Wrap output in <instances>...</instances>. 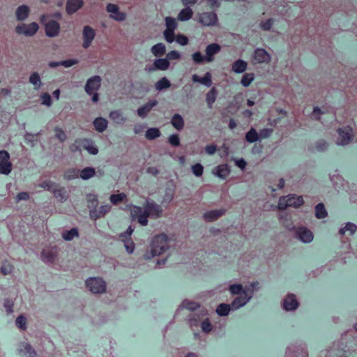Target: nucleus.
I'll return each instance as SVG.
<instances>
[{
    "label": "nucleus",
    "mask_w": 357,
    "mask_h": 357,
    "mask_svg": "<svg viewBox=\"0 0 357 357\" xmlns=\"http://www.w3.org/2000/svg\"><path fill=\"white\" fill-rule=\"evenodd\" d=\"M162 213L160 206L158 205L153 202L146 201L144 205V210L142 207L131 205L130 214L133 220H137V222L142 226H146L148 224V218L151 215L159 217Z\"/></svg>",
    "instance_id": "1"
},
{
    "label": "nucleus",
    "mask_w": 357,
    "mask_h": 357,
    "mask_svg": "<svg viewBox=\"0 0 357 357\" xmlns=\"http://www.w3.org/2000/svg\"><path fill=\"white\" fill-rule=\"evenodd\" d=\"M169 238L165 234L155 236L151 243V254H146L145 257L151 259L155 256L160 255L169 249Z\"/></svg>",
    "instance_id": "2"
},
{
    "label": "nucleus",
    "mask_w": 357,
    "mask_h": 357,
    "mask_svg": "<svg viewBox=\"0 0 357 357\" xmlns=\"http://www.w3.org/2000/svg\"><path fill=\"white\" fill-rule=\"evenodd\" d=\"M86 286L94 294L103 293L106 289L105 281L100 278H91L86 280Z\"/></svg>",
    "instance_id": "3"
},
{
    "label": "nucleus",
    "mask_w": 357,
    "mask_h": 357,
    "mask_svg": "<svg viewBox=\"0 0 357 357\" xmlns=\"http://www.w3.org/2000/svg\"><path fill=\"white\" fill-rule=\"evenodd\" d=\"M9 160V153L6 151H0V174L8 175L10 173L12 164Z\"/></svg>",
    "instance_id": "4"
},
{
    "label": "nucleus",
    "mask_w": 357,
    "mask_h": 357,
    "mask_svg": "<svg viewBox=\"0 0 357 357\" xmlns=\"http://www.w3.org/2000/svg\"><path fill=\"white\" fill-rule=\"evenodd\" d=\"M39 26L37 23L32 22L29 24H19L15 28V31L18 34H23L27 36H33L38 30Z\"/></svg>",
    "instance_id": "5"
},
{
    "label": "nucleus",
    "mask_w": 357,
    "mask_h": 357,
    "mask_svg": "<svg viewBox=\"0 0 357 357\" xmlns=\"http://www.w3.org/2000/svg\"><path fill=\"white\" fill-rule=\"evenodd\" d=\"M337 132L339 135V137L337 139L338 144L346 145L351 142L352 137V128L350 126L339 128Z\"/></svg>",
    "instance_id": "6"
},
{
    "label": "nucleus",
    "mask_w": 357,
    "mask_h": 357,
    "mask_svg": "<svg viewBox=\"0 0 357 357\" xmlns=\"http://www.w3.org/2000/svg\"><path fill=\"white\" fill-rule=\"evenodd\" d=\"M96 36L95 30L89 26H85L83 29V43L82 47L85 49L89 47Z\"/></svg>",
    "instance_id": "7"
},
{
    "label": "nucleus",
    "mask_w": 357,
    "mask_h": 357,
    "mask_svg": "<svg viewBox=\"0 0 357 357\" xmlns=\"http://www.w3.org/2000/svg\"><path fill=\"white\" fill-rule=\"evenodd\" d=\"M199 22L204 26H213L218 22V16L214 12H205L199 17Z\"/></svg>",
    "instance_id": "8"
},
{
    "label": "nucleus",
    "mask_w": 357,
    "mask_h": 357,
    "mask_svg": "<svg viewBox=\"0 0 357 357\" xmlns=\"http://www.w3.org/2000/svg\"><path fill=\"white\" fill-rule=\"evenodd\" d=\"M101 78L98 76H93L89 78L85 86V91L89 95H92L94 91L98 90L100 86Z\"/></svg>",
    "instance_id": "9"
},
{
    "label": "nucleus",
    "mask_w": 357,
    "mask_h": 357,
    "mask_svg": "<svg viewBox=\"0 0 357 357\" xmlns=\"http://www.w3.org/2000/svg\"><path fill=\"white\" fill-rule=\"evenodd\" d=\"M106 10L108 13H111L110 17L116 21L121 22L126 19V14L119 11V8L116 4L108 3L107 5Z\"/></svg>",
    "instance_id": "10"
},
{
    "label": "nucleus",
    "mask_w": 357,
    "mask_h": 357,
    "mask_svg": "<svg viewBox=\"0 0 357 357\" xmlns=\"http://www.w3.org/2000/svg\"><path fill=\"white\" fill-rule=\"evenodd\" d=\"M112 207L109 204L102 205L98 209L94 208L90 210V217L91 219L96 220L98 218L105 216L111 210Z\"/></svg>",
    "instance_id": "11"
},
{
    "label": "nucleus",
    "mask_w": 357,
    "mask_h": 357,
    "mask_svg": "<svg viewBox=\"0 0 357 357\" xmlns=\"http://www.w3.org/2000/svg\"><path fill=\"white\" fill-rule=\"evenodd\" d=\"M45 30L48 37L56 36L60 31V24L55 20H50L45 24Z\"/></svg>",
    "instance_id": "12"
},
{
    "label": "nucleus",
    "mask_w": 357,
    "mask_h": 357,
    "mask_svg": "<svg viewBox=\"0 0 357 357\" xmlns=\"http://www.w3.org/2000/svg\"><path fill=\"white\" fill-rule=\"evenodd\" d=\"M220 46L218 43H211L206 47V62H212L214 59L213 56L220 51Z\"/></svg>",
    "instance_id": "13"
},
{
    "label": "nucleus",
    "mask_w": 357,
    "mask_h": 357,
    "mask_svg": "<svg viewBox=\"0 0 357 357\" xmlns=\"http://www.w3.org/2000/svg\"><path fill=\"white\" fill-rule=\"evenodd\" d=\"M253 58L257 63H268L270 61L271 56L264 49L258 48L255 50Z\"/></svg>",
    "instance_id": "14"
},
{
    "label": "nucleus",
    "mask_w": 357,
    "mask_h": 357,
    "mask_svg": "<svg viewBox=\"0 0 357 357\" xmlns=\"http://www.w3.org/2000/svg\"><path fill=\"white\" fill-rule=\"evenodd\" d=\"M82 6V0H68L66 6V11L68 15H72L76 13Z\"/></svg>",
    "instance_id": "15"
},
{
    "label": "nucleus",
    "mask_w": 357,
    "mask_h": 357,
    "mask_svg": "<svg viewBox=\"0 0 357 357\" xmlns=\"http://www.w3.org/2000/svg\"><path fill=\"white\" fill-rule=\"evenodd\" d=\"M57 257V250L56 248L52 249H44L41 252L43 261L52 263Z\"/></svg>",
    "instance_id": "16"
},
{
    "label": "nucleus",
    "mask_w": 357,
    "mask_h": 357,
    "mask_svg": "<svg viewBox=\"0 0 357 357\" xmlns=\"http://www.w3.org/2000/svg\"><path fill=\"white\" fill-rule=\"evenodd\" d=\"M298 238L304 243H310L313 239L312 232L305 227H301L296 231Z\"/></svg>",
    "instance_id": "17"
},
{
    "label": "nucleus",
    "mask_w": 357,
    "mask_h": 357,
    "mask_svg": "<svg viewBox=\"0 0 357 357\" xmlns=\"http://www.w3.org/2000/svg\"><path fill=\"white\" fill-rule=\"evenodd\" d=\"M81 144L83 149L86 150L90 154L96 155L98 153V148L94 142L88 138L81 139Z\"/></svg>",
    "instance_id": "18"
},
{
    "label": "nucleus",
    "mask_w": 357,
    "mask_h": 357,
    "mask_svg": "<svg viewBox=\"0 0 357 357\" xmlns=\"http://www.w3.org/2000/svg\"><path fill=\"white\" fill-rule=\"evenodd\" d=\"M157 104L158 101L155 100H149L145 105L138 108L137 114L140 117H145L152 108L157 105Z\"/></svg>",
    "instance_id": "19"
},
{
    "label": "nucleus",
    "mask_w": 357,
    "mask_h": 357,
    "mask_svg": "<svg viewBox=\"0 0 357 357\" xmlns=\"http://www.w3.org/2000/svg\"><path fill=\"white\" fill-rule=\"evenodd\" d=\"M212 76L209 72H207L204 77H200L197 75H193L192 77V80L194 82L200 83L202 84L205 85L207 87H209L212 84Z\"/></svg>",
    "instance_id": "20"
},
{
    "label": "nucleus",
    "mask_w": 357,
    "mask_h": 357,
    "mask_svg": "<svg viewBox=\"0 0 357 357\" xmlns=\"http://www.w3.org/2000/svg\"><path fill=\"white\" fill-rule=\"evenodd\" d=\"M283 306L286 310H292L297 308L298 302L294 294H289L284 301Z\"/></svg>",
    "instance_id": "21"
},
{
    "label": "nucleus",
    "mask_w": 357,
    "mask_h": 357,
    "mask_svg": "<svg viewBox=\"0 0 357 357\" xmlns=\"http://www.w3.org/2000/svg\"><path fill=\"white\" fill-rule=\"evenodd\" d=\"M225 209H216L206 212L204 214V218L206 220L212 222L216 220L218 218L221 217L225 213Z\"/></svg>",
    "instance_id": "22"
},
{
    "label": "nucleus",
    "mask_w": 357,
    "mask_h": 357,
    "mask_svg": "<svg viewBox=\"0 0 357 357\" xmlns=\"http://www.w3.org/2000/svg\"><path fill=\"white\" fill-rule=\"evenodd\" d=\"M250 296H248L246 292H243V295L236 297L231 303V308L234 310L238 309L240 307L246 304Z\"/></svg>",
    "instance_id": "23"
},
{
    "label": "nucleus",
    "mask_w": 357,
    "mask_h": 357,
    "mask_svg": "<svg viewBox=\"0 0 357 357\" xmlns=\"http://www.w3.org/2000/svg\"><path fill=\"white\" fill-rule=\"evenodd\" d=\"M19 352L20 354H22L25 355L26 357H36V352L32 349L31 346L25 342H22L20 344L19 347Z\"/></svg>",
    "instance_id": "24"
},
{
    "label": "nucleus",
    "mask_w": 357,
    "mask_h": 357,
    "mask_svg": "<svg viewBox=\"0 0 357 357\" xmlns=\"http://www.w3.org/2000/svg\"><path fill=\"white\" fill-rule=\"evenodd\" d=\"M193 11L190 7L183 8L178 15V20L182 22L188 21L192 18Z\"/></svg>",
    "instance_id": "25"
},
{
    "label": "nucleus",
    "mask_w": 357,
    "mask_h": 357,
    "mask_svg": "<svg viewBox=\"0 0 357 357\" xmlns=\"http://www.w3.org/2000/svg\"><path fill=\"white\" fill-rule=\"evenodd\" d=\"M29 8L27 6L22 5L17 8L16 10L17 19L20 21L24 20L29 15Z\"/></svg>",
    "instance_id": "26"
},
{
    "label": "nucleus",
    "mask_w": 357,
    "mask_h": 357,
    "mask_svg": "<svg viewBox=\"0 0 357 357\" xmlns=\"http://www.w3.org/2000/svg\"><path fill=\"white\" fill-rule=\"evenodd\" d=\"M247 66L248 63L245 61L238 59L232 64V70L236 73H242L246 70Z\"/></svg>",
    "instance_id": "27"
},
{
    "label": "nucleus",
    "mask_w": 357,
    "mask_h": 357,
    "mask_svg": "<svg viewBox=\"0 0 357 357\" xmlns=\"http://www.w3.org/2000/svg\"><path fill=\"white\" fill-rule=\"evenodd\" d=\"M215 174L220 178L225 179L229 174L230 169L227 164H222L216 167Z\"/></svg>",
    "instance_id": "28"
},
{
    "label": "nucleus",
    "mask_w": 357,
    "mask_h": 357,
    "mask_svg": "<svg viewBox=\"0 0 357 357\" xmlns=\"http://www.w3.org/2000/svg\"><path fill=\"white\" fill-rule=\"evenodd\" d=\"M93 125L97 131L102 132L107 127V121L102 117H98L93 121Z\"/></svg>",
    "instance_id": "29"
},
{
    "label": "nucleus",
    "mask_w": 357,
    "mask_h": 357,
    "mask_svg": "<svg viewBox=\"0 0 357 357\" xmlns=\"http://www.w3.org/2000/svg\"><path fill=\"white\" fill-rule=\"evenodd\" d=\"M171 123L174 128L178 130L183 129L184 126V121L182 116L178 114H175L172 119Z\"/></svg>",
    "instance_id": "30"
},
{
    "label": "nucleus",
    "mask_w": 357,
    "mask_h": 357,
    "mask_svg": "<svg viewBox=\"0 0 357 357\" xmlns=\"http://www.w3.org/2000/svg\"><path fill=\"white\" fill-rule=\"evenodd\" d=\"M165 45L161 43H157L151 47V52L155 56H162L165 53Z\"/></svg>",
    "instance_id": "31"
},
{
    "label": "nucleus",
    "mask_w": 357,
    "mask_h": 357,
    "mask_svg": "<svg viewBox=\"0 0 357 357\" xmlns=\"http://www.w3.org/2000/svg\"><path fill=\"white\" fill-rule=\"evenodd\" d=\"M153 64L156 69L165 70L169 66V61L167 59H158L154 61Z\"/></svg>",
    "instance_id": "32"
},
{
    "label": "nucleus",
    "mask_w": 357,
    "mask_h": 357,
    "mask_svg": "<svg viewBox=\"0 0 357 357\" xmlns=\"http://www.w3.org/2000/svg\"><path fill=\"white\" fill-rule=\"evenodd\" d=\"M217 91L215 88H212L207 93L206 101L209 108L212 107L213 104L216 100Z\"/></svg>",
    "instance_id": "33"
},
{
    "label": "nucleus",
    "mask_w": 357,
    "mask_h": 357,
    "mask_svg": "<svg viewBox=\"0 0 357 357\" xmlns=\"http://www.w3.org/2000/svg\"><path fill=\"white\" fill-rule=\"evenodd\" d=\"M160 136V131L157 128H149L145 134V137L147 139L153 140Z\"/></svg>",
    "instance_id": "34"
},
{
    "label": "nucleus",
    "mask_w": 357,
    "mask_h": 357,
    "mask_svg": "<svg viewBox=\"0 0 357 357\" xmlns=\"http://www.w3.org/2000/svg\"><path fill=\"white\" fill-rule=\"evenodd\" d=\"M231 309H232L231 305L221 303L218 306L216 312L220 316H227L230 312Z\"/></svg>",
    "instance_id": "35"
},
{
    "label": "nucleus",
    "mask_w": 357,
    "mask_h": 357,
    "mask_svg": "<svg viewBox=\"0 0 357 357\" xmlns=\"http://www.w3.org/2000/svg\"><path fill=\"white\" fill-rule=\"evenodd\" d=\"M315 215L319 219L324 218L326 217L327 211L324 204L319 203L315 206Z\"/></svg>",
    "instance_id": "36"
},
{
    "label": "nucleus",
    "mask_w": 357,
    "mask_h": 357,
    "mask_svg": "<svg viewBox=\"0 0 357 357\" xmlns=\"http://www.w3.org/2000/svg\"><path fill=\"white\" fill-rule=\"evenodd\" d=\"M245 139L250 143H254L259 139V134L255 128H251L245 135Z\"/></svg>",
    "instance_id": "37"
},
{
    "label": "nucleus",
    "mask_w": 357,
    "mask_h": 357,
    "mask_svg": "<svg viewBox=\"0 0 357 357\" xmlns=\"http://www.w3.org/2000/svg\"><path fill=\"white\" fill-rule=\"evenodd\" d=\"M95 169L93 167H85L80 172V177L86 180L95 175Z\"/></svg>",
    "instance_id": "38"
},
{
    "label": "nucleus",
    "mask_w": 357,
    "mask_h": 357,
    "mask_svg": "<svg viewBox=\"0 0 357 357\" xmlns=\"http://www.w3.org/2000/svg\"><path fill=\"white\" fill-rule=\"evenodd\" d=\"M29 82L34 85L35 89H39L42 86V82L38 73H33L31 75Z\"/></svg>",
    "instance_id": "39"
},
{
    "label": "nucleus",
    "mask_w": 357,
    "mask_h": 357,
    "mask_svg": "<svg viewBox=\"0 0 357 357\" xmlns=\"http://www.w3.org/2000/svg\"><path fill=\"white\" fill-rule=\"evenodd\" d=\"M170 86V82L166 77L161 78L155 83V88L158 91L168 89Z\"/></svg>",
    "instance_id": "40"
},
{
    "label": "nucleus",
    "mask_w": 357,
    "mask_h": 357,
    "mask_svg": "<svg viewBox=\"0 0 357 357\" xmlns=\"http://www.w3.org/2000/svg\"><path fill=\"white\" fill-rule=\"evenodd\" d=\"M78 231L76 228H73L69 231H66L63 233L62 237L66 241H71L75 237L78 236Z\"/></svg>",
    "instance_id": "41"
},
{
    "label": "nucleus",
    "mask_w": 357,
    "mask_h": 357,
    "mask_svg": "<svg viewBox=\"0 0 357 357\" xmlns=\"http://www.w3.org/2000/svg\"><path fill=\"white\" fill-rule=\"evenodd\" d=\"M287 199H291V202H295V205L290 206L292 207L297 208L303 204V199L301 196H297L296 195H289L287 196Z\"/></svg>",
    "instance_id": "42"
},
{
    "label": "nucleus",
    "mask_w": 357,
    "mask_h": 357,
    "mask_svg": "<svg viewBox=\"0 0 357 357\" xmlns=\"http://www.w3.org/2000/svg\"><path fill=\"white\" fill-rule=\"evenodd\" d=\"M126 198V195L123 192H121L119 194L112 195L109 197V200L113 204L116 205L119 203L123 202Z\"/></svg>",
    "instance_id": "43"
},
{
    "label": "nucleus",
    "mask_w": 357,
    "mask_h": 357,
    "mask_svg": "<svg viewBox=\"0 0 357 357\" xmlns=\"http://www.w3.org/2000/svg\"><path fill=\"white\" fill-rule=\"evenodd\" d=\"M294 203L295 202H291V199L288 200L287 197H282L279 199L278 208L279 209H285L289 207V206L295 205Z\"/></svg>",
    "instance_id": "44"
},
{
    "label": "nucleus",
    "mask_w": 357,
    "mask_h": 357,
    "mask_svg": "<svg viewBox=\"0 0 357 357\" xmlns=\"http://www.w3.org/2000/svg\"><path fill=\"white\" fill-rule=\"evenodd\" d=\"M254 78L255 76L253 73H246L243 76L241 83L243 86L248 87L254 80Z\"/></svg>",
    "instance_id": "45"
},
{
    "label": "nucleus",
    "mask_w": 357,
    "mask_h": 357,
    "mask_svg": "<svg viewBox=\"0 0 357 357\" xmlns=\"http://www.w3.org/2000/svg\"><path fill=\"white\" fill-rule=\"evenodd\" d=\"M79 171L75 168L68 169L64 174V178L72 180L78 177Z\"/></svg>",
    "instance_id": "46"
},
{
    "label": "nucleus",
    "mask_w": 357,
    "mask_h": 357,
    "mask_svg": "<svg viewBox=\"0 0 357 357\" xmlns=\"http://www.w3.org/2000/svg\"><path fill=\"white\" fill-rule=\"evenodd\" d=\"M53 193L55 197L60 200L66 199L67 197L66 191L63 188L56 187V190L53 191Z\"/></svg>",
    "instance_id": "47"
},
{
    "label": "nucleus",
    "mask_w": 357,
    "mask_h": 357,
    "mask_svg": "<svg viewBox=\"0 0 357 357\" xmlns=\"http://www.w3.org/2000/svg\"><path fill=\"white\" fill-rule=\"evenodd\" d=\"M40 187L53 192L56 190V187H58V184L51 181H45L42 182Z\"/></svg>",
    "instance_id": "48"
},
{
    "label": "nucleus",
    "mask_w": 357,
    "mask_h": 357,
    "mask_svg": "<svg viewBox=\"0 0 357 357\" xmlns=\"http://www.w3.org/2000/svg\"><path fill=\"white\" fill-rule=\"evenodd\" d=\"M181 306L185 309L190 310V311H194L199 307V305L196 302L183 301Z\"/></svg>",
    "instance_id": "49"
},
{
    "label": "nucleus",
    "mask_w": 357,
    "mask_h": 357,
    "mask_svg": "<svg viewBox=\"0 0 357 357\" xmlns=\"http://www.w3.org/2000/svg\"><path fill=\"white\" fill-rule=\"evenodd\" d=\"M165 22H166V26H167V30H175L176 26H177V23L175 20V19H174L173 17H167L165 18Z\"/></svg>",
    "instance_id": "50"
},
{
    "label": "nucleus",
    "mask_w": 357,
    "mask_h": 357,
    "mask_svg": "<svg viewBox=\"0 0 357 357\" xmlns=\"http://www.w3.org/2000/svg\"><path fill=\"white\" fill-rule=\"evenodd\" d=\"M356 230V226L351 222H347L344 228L340 229V234H344L346 231H349L350 234L352 235Z\"/></svg>",
    "instance_id": "51"
},
{
    "label": "nucleus",
    "mask_w": 357,
    "mask_h": 357,
    "mask_svg": "<svg viewBox=\"0 0 357 357\" xmlns=\"http://www.w3.org/2000/svg\"><path fill=\"white\" fill-rule=\"evenodd\" d=\"M229 290L233 294H241L243 295V292H245L243 289V286L241 284H232L229 287Z\"/></svg>",
    "instance_id": "52"
},
{
    "label": "nucleus",
    "mask_w": 357,
    "mask_h": 357,
    "mask_svg": "<svg viewBox=\"0 0 357 357\" xmlns=\"http://www.w3.org/2000/svg\"><path fill=\"white\" fill-rule=\"evenodd\" d=\"M192 171L196 176L199 177L203 174L204 167L201 164L197 163L192 166Z\"/></svg>",
    "instance_id": "53"
},
{
    "label": "nucleus",
    "mask_w": 357,
    "mask_h": 357,
    "mask_svg": "<svg viewBox=\"0 0 357 357\" xmlns=\"http://www.w3.org/2000/svg\"><path fill=\"white\" fill-rule=\"evenodd\" d=\"M16 326L21 330H25L26 328V318L23 315L19 316L16 319Z\"/></svg>",
    "instance_id": "54"
},
{
    "label": "nucleus",
    "mask_w": 357,
    "mask_h": 357,
    "mask_svg": "<svg viewBox=\"0 0 357 357\" xmlns=\"http://www.w3.org/2000/svg\"><path fill=\"white\" fill-rule=\"evenodd\" d=\"M192 57L193 61L195 63L199 64V63H202L203 62L206 61V56H202V54L199 52H195L192 55Z\"/></svg>",
    "instance_id": "55"
},
{
    "label": "nucleus",
    "mask_w": 357,
    "mask_h": 357,
    "mask_svg": "<svg viewBox=\"0 0 357 357\" xmlns=\"http://www.w3.org/2000/svg\"><path fill=\"white\" fill-rule=\"evenodd\" d=\"M54 132H55V136L61 142H63L66 139V133L64 132V131L59 128V127H56L54 128Z\"/></svg>",
    "instance_id": "56"
},
{
    "label": "nucleus",
    "mask_w": 357,
    "mask_h": 357,
    "mask_svg": "<svg viewBox=\"0 0 357 357\" xmlns=\"http://www.w3.org/2000/svg\"><path fill=\"white\" fill-rule=\"evenodd\" d=\"M87 202L89 204V206H93L94 208L97 207L98 205V197L93 194H89L86 197Z\"/></svg>",
    "instance_id": "57"
},
{
    "label": "nucleus",
    "mask_w": 357,
    "mask_h": 357,
    "mask_svg": "<svg viewBox=\"0 0 357 357\" xmlns=\"http://www.w3.org/2000/svg\"><path fill=\"white\" fill-rule=\"evenodd\" d=\"M82 148L81 139H76L69 147L70 150L73 153L80 151Z\"/></svg>",
    "instance_id": "58"
},
{
    "label": "nucleus",
    "mask_w": 357,
    "mask_h": 357,
    "mask_svg": "<svg viewBox=\"0 0 357 357\" xmlns=\"http://www.w3.org/2000/svg\"><path fill=\"white\" fill-rule=\"evenodd\" d=\"M164 36H165V40L168 43H172L174 40V38H175L174 31L165 29V31H164Z\"/></svg>",
    "instance_id": "59"
},
{
    "label": "nucleus",
    "mask_w": 357,
    "mask_h": 357,
    "mask_svg": "<svg viewBox=\"0 0 357 357\" xmlns=\"http://www.w3.org/2000/svg\"><path fill=\"white\" fill-rule=\"evenodd\" d=\"M169 143L174 146H178L180 144V139L177 134H174L169 136L168 138Z\"/></svg>",
    "instance_id": "60"
},
{
    "label": "nucleus",
    "mask_w": 357,
    "mask_h": 357,
    "mask_svg": "<svg viewBox=\"0 0 357 357\" xmlns=\"http://www.w3.org/2000/svg\"><path fill=\"white\" fill-rule=\"evenodd\" d=\"M133 232V229L130 226L128 229L123 234H121L120 237L123 241L130 240L131 234Z\"/></svg>",
    "instance_id": "61"
},
{
    "label": "nucleus",
    "mask_w": 357,
    "mask_h": 357,
    "mask_svg": "<svg viewBox=\"0 0 357 357\" xmlns=\"http://www.w3.org/2000/svg\"><path fill=\"white\" fill-rule=\"evenodd\" d=\"M41 99H42V104L43 105H47V106H50L52 105V98H51V96L49 93H44L42 96H41Z\"/></svg>",
    "instance_id": "62"
},
{
    "label": "nucleus",
    "mask_w": 357,
    "mask_h": 357,
    "mask_svg": "<svg viewBox=\"0 0 357 357\" xmlns=\"http://www.w3.org/2000/svg\"><path fill=\"white\" fill-rule=\"evenodd\" d=\"M328 146V144L326 142V141L321 139L316 143L315 148L319 151H323L327 149Z\"/></svg>",
    "instance_id": "63"
},
{
    "label": "nucleus",
    "mask_w": 357,
    "mask_h": 357,
    "mask_svg": "<svg viewBox=\"0 0 357 357\" xmlns=\"http://www.w3.org/2000/svg\"><path fill=\"white\" fill-rule=\"evenodd\" d=\"M273 24V20L271 18V19L267 20L265 22H261L260 26L263 30L268 31L272 27Z\"/></svg>",
    "instance_id": "64"
}]
</instances>
